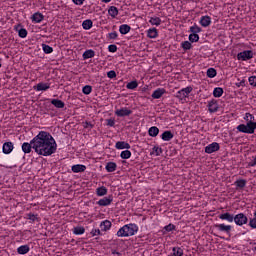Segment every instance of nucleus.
Returning a JSON list of instances; mask_svg holds the SVG:
<instances>
[{
    "label": "nucleus",
    "instance_id": "f257e3e1",
    "mask_svg": "<svg viewBox=\"0 0 256 256\" xmlns=\"http://www.w3.org/2000/svg\"><path fill=\"white\" fill-rule=\"evenodd\" d=\"M33 150L42 157H51L57 153V141L47 131H40L32 140Z\"/></svg>",
    "mask_w": 256,
    "mask_h": 256
},
{
    "label": "nucleus",
    "instance_id": "f03ea898",
    "mask_svg": "<svg viewBox=\"0 0 256 256\" xmlns=\"http://www.w3.org/2000/svg\"><path fill=\"white\" fill-rule=\"evenodd\" d=\"M139 232V226L135 223H129L122 226L116 233L117 237H133Z\"/></svg>",
    "mask_w": 256,
    "mask_h": 256
},
{
    "label": "nucleus",
    "instance_id": "7ed1b4c3",
    "mask_svg": "<svg viewBox=\"0 0 256 256\" xmlns=\"http://www.w3.org/2000/svg\"><path fill=\"white\" fill-rule=\"evenodd\" d=\"M236 129L240 133H246L248 135H253V133H255V129H256V122L240 124V125L237 126Z\"/></svg>",
    "mask_w": 256,
    "mask_h": 256
},
{
    "label": "nucleus",
    "instance_id": "20e7f679",
    "mask_svg": "<svg viewBox=\"0 0 256 256\" xmlns=\"http://www.w3.org/2000/svg\"><path fill=\"white\" fill-rule=\"evenodd\" d=\"M193 91L192 86H187L186 88H182L176 93L177 99L180 101H185L187 97H189L190 93Z\"/></svg>",
    "mask_w": 256,
    "mask_h": 256
},
{
    "label": "nucleus",
    "instance_id": "39448f33",
    "mask_svg": "<svg viewBox=\"0 0 256 256\" xmlns=\"http://www.w3.org/2000/svg\"><path fill=\"white\" fill-rule=\"evenodd\" d=\"M214 229L219 233H226V235H230L233 230V226L227 225L225 223L222 224H214Z\"/></svg>",
    "mask_w": 256,
    "mask_h": 256
},
{
    "label": "nucleus",
    "instance_id": "423d86ee",
    "mask_svg": "<svg viewBox=\"0 0 256 256\" xmlns=\"http://www.w3.org/2000/svg\"><path fill=\"white\" fill-rule=\"evenodd\" d=\"M253 51L252 50H244L237 54L238 61H249V59H253Z\"/></svg>",
    "mask_w": 256,
    "mask_h": 256
},
{
    "label": "nucleus",
    "instance_id": "0eeeda50",
    "mask_svg": "<svg viewBox=\"0 0 256 256\" xmlns=\"http://www.w3.org/2000/svg\"><path fill=\"white\" fill-rule=\"evenodd\" d=\"M248 218L245 214L239 213L234 216V222L242 227V225H247Z\"/></svg>",
    "mask_w": 256,
    "mask_h": 256
},
{
    "label": "nucleus",
    "instance_id": "6e6552de",
    "mask_svg": "<svg viewBox=\"0 0 256 256\" xmlns=\"http://www.w3.org/2000/svg\"><path fill=\"white\" fill-rule=\"evenodd\" d=\"M221 149V146L217 142H213L205 147V153L211 155V153H217Z\"/></svg>",
    "mask_w": 256,
    "mask_h": 256
},
{
    "label": "nucleus",
    "instance_id": "1a4fd4ad",
    "mask_svg": "<svg viewBox=\"0 0 256 256\" xmlns=\"http://www.w3.org/2000/svg\"><path fill=\"white\" fill-rule=\"evenodd\" d=\"M132 113H133V110H131L127 107H122L115 111V115L117 117H129V115H131Z\"/></svg>",
    "mask_w": 256,
    "mask_h": 256
},
{
    "label": "nucleus",
    "instance_id": "9d476101",
    "mask_svg": "<svg viewBox=\"0 0 256 256\" xmlns=\"http://www.w3.org/2000/svg\"><path fill=\"white\" fill-rule=\"evenodd\" d=\"M113 203V196H108L100 199L96 202V204L99 205V207H109Z\"/></svg>",
    "mask_w": 256,
    "mask_h": 256
},
{
    "label": "nucleus",
    "instance_id": "9b49d317",
    "mask_svg": "<svg viewBox=\"0 0 256 256\" xmlns=\"http://www.w3.org/2000/svg\"><path fill=\"white\" fill-rule=\"evenodd\" d=\"M34 91H48L51 89V83L40 82L36 86H33Z\"/></svg>",
    "mask_w": 256,
    "mask_h": 256
},
{
    "label": "nucleus",
    "instance_id": "f8f14e48",
    "mask_svg": "<svg viewBox=\"0 0 256 256\" xmlns=\"http://www.w3.org/2000/svg\"><path fill=\"white\" fill-rule=\"evenodd\" d=\"M219 219H221V221H227L228 223H233L235 216L229 212L220 214Z\"/></svg>",
    "mask_w": 256,
    "mask_h": 256
},
{
    "label": "nucleus",
    "instance_id": "ddd939ff",
    "mask_svg": "<svg viewBox=\"0 0 256 256\" xmlns=\"http://www.w3.org/2000/svg\"><path fill=\"white\" fill-rule=\"evenodd\" d=\"M166 93L167 90H165V88H158L152 93L151 97L152 99H161V97H163V95Z\"/></svg>",
    "mask_w": 256,
    "mask_h": 256
},
{
    "label": "nucleus",
    "instance_id": "4468645a",
    "mask_svg": "<svg viewBox=\"0 0 256 256\" xmlns=\"http://www.w3.org/2000/svg\"><path fill=\"white\" fill-rule=\"evenodd\" d=\"M14 149L13 142H5L2 146L4 155H9Z\"/></svg>",
    "mask_w": 256,
    "mask_h": 256
},
{
    "label": "nucleus",
    "instance_id": "2eb2a0df",
    "mask_svg": "<svg viewBox=\"0 0 256 256\" xmlns=\"http://www.w3.org/2000/svg\"><path fill=\"white\" fill-rule=\"evenodd\" d=\"M86 169H87V166L83 164H75L71 167L72 173H84Z\"/></svg>",
    "mask_w": 256,
    "mask_h": 256
},
{
    "label": "nucleus",
    "instance_id": "dca6fc26",
    "mask_svg": "<svg viewBox=\"0 0 256 256\" xmlns=\"http://www.w3.org/2000/svg\"><path fill=\"white\" fill-rule=\"evenodd\" d=\"M146 33L148 39H157L159 37V31H157V28H149Z\"/></svg>",
    "mask_w": 256,
    "mask_h": 256
},
{
    "label": "nucleus",
    "instance_id": "f3484780",
    "mask_svg": "<svg viewBox=\"0 0 256 256\" xmlns=\"http://www.w3.org/2000/svg\"><path fill=\"white\" fill-rule=\"evenodd\" d=\"M199 23L202 27H209L211 25V16H202Z\"/></svg>",
    "mask_w": 256,
    "mask_h": 256
},
{
    "label": "nucleus",
    "instance_id": "a211bd4d",
    "mask_svg": "<svg viewBox=\"0 0 256 256\" xmlns=\"http://www.w3.org/2000/svg\"><path fill=\"white\" fill-rule=\"evenodd\" d=\"M115 148L116 149H119V150H122V149H131V144L130 143H127L125 141H118L116 142L115 144Z\"/></svg>",
    "mask_w": 256,
    "mask_h": 256
},
{
    "label": "nucleus",
    "instance_id": "6ab92c4d",
    "mask_svg": "<svg viewBox=\"0 0 256 256\" xmlns=\"http://www.w3.org/2000/svg\"><path fill=\"white\" fill-rule=\"evenodd\" d=\"M112 223H111V221H109V220H104V221H102L101 223H100V230L101 231H109L110 229H111V227H112Z\"/></svg>",
    "mask_w": 256,
    "mask_h": 256
},
{
    "label": "nucleus",
    "instance_id": "aec40b11",
    "mask_svg": "<svg viewBox=\"0 0 256 256\" xmlns=\"http://www.w3.org/2000/svg\"><path fill=\"white\" fill-rule=\"evenodd\" d=\"M160 137H161L162 141H171V139H173V137H175V136L173 135V132L166 130L161 134Z\"/></svg>",
    "mask_w": 256,
    "mask_h": 256
},
{
    "label": "nucleus",
    "instance_id": "412c9836",
    "mask_svg": "<svg viewBox=\"0 0 256 256\" xmlns=\"http://www.w3.org/2000/svg\"><path fill=\"white\" fill-rule=\"evenodd\" d=\"M105 169H106L107 173H113V172L117 171V163L108 162L105 166Z\"/></svg>",
    "mask_w": 256,
    "mask_h": 256
},
{
    "label": "nucleus",
    "instance_id": "4be33fe9",
    "mask_svg": "<svg viewBox=\"0 0 256 256\" xmlns=\"http://www.w3.org/2000/svg\"><path fill=\"white\" fill-rule=\"evenodd\" d=\"M32 149H33V144L31 143V140H30V143L24 142L22 144V151H23V153L29 154V153H31Z\"/></svg>",
    "mask_w": 256,
    "mask_h": 256
},
{
    "label": "nucleus",
    "instance_id": "5701e85b",
    "mask_svg": "<svg viewBox=\"0 0 256 256\" xmlns=\"http://www.w3.org/2000/svg\"><path fill=\"white\" fill-rule=\"evenodd\" d=\"M30 250H31V248H29V245H22L17 248V253H18V255H27V253Z\"/></svg>",
    "mask_w": 256,
    "mask_h": 256
},
{
    "label": "nucleus",
    "instance_id": "b1692460",
    "mask_svg": "<svg viewBox=\"0 0 256 256\" xmlns=\"http://www.w3.org/2000/svg\"><path fill=\"white\" fill-rule=\"evenodd\" d=\"M51 104L56 107V109H63L65 107V102L59 99H52Z\"/></svg>",
    "mask_w": 256,
    "mask_h": 256
},
{
    "label": "nucleus",
    "instance_id": "393cba45",
    "mask_svg": "<svg viewBox=\"0 0 256 256\" xmlns=\"http://www.w3.org/2000/svg\"><path fill=\"white\" fill-rule=\"evenodd\" d=\"M108 15H110V17H112V19H115V17H117V15H119V9H117V7H115V6H110L108 9Z\"/></svg>",
    "mask_w": 256,
    "mask_h": 256
},
{
    "label": "nucleus",
    "instance_id": "a878e982",
    "mask_svg": "<svg viewBox=\"0 0 256 256\" xmlns=\"http://www.w3.org/2000/svg\"><path fill=\"white\" fill-rule=\"evenodd\" d=\"M43 19H45V16H43V14L36 12L32 15V21L34 23H41V21H43Z\"/></svg>",
    "mask_w": 256,
    "mask_h": 256
},
{
    "label": "nucleus",
    "instance_id": "bb28decb",
    "mask_svg": "<svg viewBox=\"0 0 256 256\" xmlns=\"http://www.w3.org/2000/svg\"><path fill=\"white\" fill-rule=\"evenodd\" d=\"M119 31L121 35H127V33L131 31V26H129L128 24H122L119 27Z\"/></svg>",
    "mask_w": 256,
    "mask_h": 256
},
{
    "label": "nucleus",
    "instance_id": "cd10ccee",
    "mask_svg": "<svg viewBox=\"0 0 256 256\" xmlns=\"http://www.w3.org/2000/svg\"><path fill=\"white\" fill-rule=\"evenodd\" d=\"M208 111L210 113H217V111H219V105H217L216 102H209Z\"/></svg>",
    "mask_w": 256,
    "mask_h": 256
},
{
    "label": "nucleus",
    "instance_id": "c85d7f7f",
    "mask_svg": "<svg viewBox=\"0 0 256 256\" xmlns=\"http://www.w3.org/2000/svg\"><path fill=\"white\" fill-rule=\"evenodd\" d=\"M107 187H105V186H102V187H98L97 189H96V195L98 196V197H105V195H107Z\"/></svg>",
    "mask_w": 256,
    "mask_h": 256
},
{
    "label": "nucleus",
    "instance_id": "c756f323",
    "mask_svg": "<svg viewBox=\"0 0 256 256\" xmlns=\"http://www.w3.org/2000/svg\"><path fill=\"white\" fill-rule=\"evenodd\" d=\"M163 153V148L159 146H154L152 148V151L150 152V155H155V157H159Z\"/></svg>",
    "mask_w": 256,
    "mask_h": 256
},
{
    "label": "nucleus",
    "instance_id": "7c9ffc66",
    "mask_svg": "<svg viewBox=\"0 0 256 256\" xmlns=\"http://www.w3.org/2000/svg\"><path fill=\"white\" fill-rule=\"evenodd\" d=\"M83 59H93V57H95V51H93L92 49L86 50L83 55H82Z\"/></svg>",
    "mask_w": 256,
    "mask_h": 256
},
{
    "label": "nucleus",
    "instance_id": "2f4dec72",
    "mask_svg": "<svg viewBox=\"0 0 256 256\" xmlns=\"http://www.w3.org/2000/svg\"><path fill=\"white\" fill-rule=\"evenodd\" d=\"M148 135L150 137H157V135H159V128H157L156 126L150 127L148 130Z\"/></svg>",
    "mask_w": 256,
    "mask_h": 256
},
{
    "label": "nucleus",
    "instance_id": "473e14b6",
    "mask_svg": "<svg viewBox=\"0 0 256 256\" xmlns=\"http://www.w3.org/2000/svg\"><path fill=\"white\" fill-rule=\"evenodd\" d=\"M93 27V21L91 20H84L82 22V28L85 30V31H89V29H91Z\"/></svg>",
    "mask_w": 256,
    "mask_h": 256
},
{
    "label": "nucleus",
    "instance_id": "72a5a7b5",
    "mask_svg": "<svg viewBox=\"0 0 256 256\" xmlns=\"http://www.w3.org/2000/svg\"><path fill=\"white\" fill-rule=\"evenodd\" d=\"M234 185H236L237 189H244V187L247 185V180L245 179L236 180L234 182Z\"/></svg>",
    "mask_w": 256,
    "mask_h": 256
},
{
    "label": "nucleus",
    "instance_id": "f704fd0d",
    "mask_svg": "<svg viewBox=\"0 0 256 256\" xmlns=\"http://www.w3.org/2000/svg\"><path fill=\"white\" fill-rule=\"evenodd\" d=\"M206 75L209 79H213L217 77V70H215V68H208Z\"/></svg>",
    "mask_w": 256,
    "mask_h": 256
},
{
    "label": "nucleus",
    "instance_id": "c9c22d12",
    "mask_svg": "<svg viewBox=\"0 0 256 256\" xmlns=\"http://www.w3.org/2000/svg\"><path fill=\"white\" fill-rule=\"evenodd\" d=\"M149 23L151 25H155L156 27H159V25H161V18H159V17H150Z\"/></svg>",
    "mask_w": 256,
    "mask_h": 256
},
{
    "label": "nucleus",
    "instance_id": "e433bc0d",
    "mask_svg": "<svg viewBox=\"0 0 256 256\" xmlns=\"http://www.w3.org/2000/svg\"><path fill=\"white\" fill-rule=\"evenodd\" d=\"M244 121H246V123H254V121H255V116H253V114L247 112V113L244 115Z\"/></svg>",
    "mask_w": 256,
    "mask_h": 256
},
{
    "label": "nucleus",
    "instance_id": "4c0bfd02",
    "mask_svg": "<svg viewBox=\"0 0 256 256\" xmlns=\"http://www.w3.org/2000/svg\"><path fill=\"white\" fill-rule=\"evenodd\" d=\"M85 233V227L83 226H77L73 229L74 235H83Z\"/></svg>",
    "mask_w": 256,
    "mask_h": 256
},
{
    "label": "nucleus",
    "instance_id": "58836bf2",
    "mask_svg": "<svg viewBox=\"0 0 256 256\" xmlns=\"http://www.w3.org/2000/svg\"><path fill=\"white\" fill-rule=\"evenodd\" d=\"M213 95L216 98L222 97L223 96V88H221V87L214 88Z\"/></svg>",
    "mask_w": 256,
    "mask_h": 256
},
{
    "label": "nucleus",
    "instance_id": "ea45409f",
    "mask_svg": "<svg viewBox=\"0 0 256 256\" xmlns=\"http://www.w3.org/2000/svg\"><path fill=\"white\" fill-rule=\"evenodd\" d=\"M42 50L44 51V53H46V55H49L53 52V47L47 44H42Z\"/></svg>",
    "mask_w": 256,
    "mask_h": 256
},
{
    "label": "nucleus",
    "instance_id": "a19ab883",
    "mask_svg": "<svg viewBox=\"0 0 256 256\" xmlns=\"http://www.w3.org/2000/svg\"><path fill=\"white\" fill-rule=\"evenodd\" d=\"M181 47L184 51H189V49H191V47H193V45L189 41H184L181 43Z\"/></svg>",
    "mask_w": 256,
    "mask_h": 256
},
{
    "label": "nucleus",
    "instance_id": "79ce46f5",
    "mask_svg": "<svg viewBox=\"0 0 256 256\" xmlns=\"http://www.w3.org/2000/svg\"><path fill=\"white\" fill-rule=\"evenodd\" d=\"M93 91V87H91L90 85H86L82 88V93L84 95H91V92Z\"/></svg>",
    "mask_w": 256,
    "mask_h": 256
},
{
    "label": "nucleus",
    "instance_id": "37998d69",
    "mask_svg": "<svg viewBox=\"0 0 256 256\" xmlns=\"http://www.w3.org/2000/svg\"><path fill=\"white\" fill-rule=\"evenodd\" d=\"M137 87H139V83H137L136 80L131 81V82H129V83L126 85V88L131 89V90L137 89Z\"/></svg>",
    "mask_w": 256,
    "mask_h": 256
},
{
    "label": "nucleus",
    "instance_id": "c03bdc74",
    "mask_svg": "<svg viewBox=\"0 0 256 256\" xmlns=\"http://www.w3.org/2000/svg\"><path fill=\"white\" fill-rule=\"evenodd\" d=\"M121 159H131V152L129 150H124L120 153Z\"/></svg>",
    "mask_w": 256,
    "mask_h": 256
},
{
    "label": "nucleus",
    "instance_id": "a18cd8bd",
    "mask_svg": "<svg viewBox=\"0 0 256 256\" xmlns=\"http://www.w3.org/2000/svg\"><path fill=\"white\" fill-rule=\"evenodd\" d=\"M190 31L192 34L201 33V27L197 26V24L190 27Z\"/></svg>",
    "mask_w": 256,
    "mask_h": 256
},
{
    "label": "nucleus",
    "instance_id": "49530a36",
    "mask_svg": "<svg viewBox=\"0 0 256 256\" xmlns=\"http://www.w3.org/2000/svg\"><path fill=\"white\" fill-rule=\"evenodd\" d=\"M189 41L190 43H197L199 41V35L198 34H190L189 35Z\"/></svg>",
    "mask_w": 256,
    "mask_h": 256
},
{
    "label": "nucleus",
    "instance_id": "de8ad7c7",
    "mask_svg": "<svg viewBox=\"0 0 256 256\" xmlns=\"http://www.w3.org/2000/svg\"><path fill=\"white\" fill-rule=\"evenodd\" d=\"M18 35H19V37H21V39H25V37H27V29L21 28L18 31Z\"/></svg>",
    "mask_w": 256,
    "mask_h": 256
},
{
    "label": "nucleus",
    "instance_id": "09e8293b",
    "mask_svg": "<svg viewBox=\"0 0 256 256\" xmlns=\"http://www.w3.org/2000/svg\"><path fill=\"white\" fill-rule=\"evenodd\" d=\"M27 217L30 221H37V219H39V215L38 214H33V213H28Z\"/></svg>",
    "mask_w": 256,
    "mask_h": 256
},
{
    "label": "nucleus",
    "instance_id": "8fccbe9b",
    "mask_svg": "<svg viewBox=\"0 0 256 256\" xmlns=\"http://www.w3.org/2000/svg\"><path fill=\"white\" fill-rule=\"evenodd\" d=\"M115 77H117V73L115 72V70H111V71L107 72L108 79H115Z\"/></svg>",
    "mask_w": 256,
    "mask_h": 256
},
{
    "label": "nucleus",
    "instance_id": "3c124183",
    "mask_svg": "<svg viewBox=\"0 0 256 256\" xmlns=\"http://www.w3.org/2000/svg\"><path fill=\"white\" fill-rule=\"evenodd\" d=\"M90 235H92V237H97V236L101 235V230L100 229H92L90 232Z\"/></svg>",
    "mask_w": 256,
    "mask_h": 256
},
{
    "label": "nucleus",
    "instance_id": "603ef678",
    "mask_svg": "<svg viewBox=\"0 0 256 256\" xmlns=\"http://www.w3.org/2000/svg\"><path fill=\"white\" fill-rule=\"evenodd\" d=\"M108 51H109L110 53H117V45H115V44L109 45V46H108Z\"/></svg>",
    "mask_w": 256,
    "mask_h": 256
},
{
    "label": "nucleus",
    "instance_id": "864d4df0",
    "mask_svg": "<svg viewBox=\"0 0 256 256\" xmlns=\"http://www.w3.org/2000/svg\"><path fill=\"white\" fill-rule=\"evenodd\" d=\"M248 81L252 87H256V76H250Z\"/></svg>",
    "mask_w": 256,
    "mask_h": 256
},
{
    "label": "nucleus",
    "instance_id": "5fc2aeb1",
    "mask_svg": "<svg viewBox=\"0 0 256 256\" xmlns=\"http://www.w3.org/2000/svg\"><path fill=\"white\" fill-rule=\"evenodd\" d=\"M164 230H166L168 233L171 231H175V225L173 224H168L164 227Z\"/></svg>",
    "mask_w": 256,
    "mask_h": 256
},
{
    "label": "nucleus",
    "instance_id": "6e6d98bb",
    "mask_svg": "<svg viewBox=\"0 0 256 256\" xmlns=\"http://www.w3.org/2000/svg\"><path fill=\"white\" fill-rule=\"evenodd\" d=\"M109 39H117V37H119V35L117 34V32H111L108 34Z\"/></svg>",
    "mask_w": 256,
    "mask_h": 256
},
{
    "label": "nucleus",
    "instance_id": "4d7b16f0",
    "mask_svg": "<svg viewBox=\"0 0 256 256\" xmlns=\"http://www.w3.org/2000/svg\"><path fill=\"white\" fill-rule=\"evenodd\" d=\"M72 3H74V5L81 6L85 3V0H72Z\"/></svg>",
    "mask_w": 256,
    "mask_h": 256
},
{
    "label": "nucleus",
    "instance_id": "13d9d810",
    "mask_svg": "<svg viewBox=\"0 0 256 256\" xmlns=\"http://www.w3.org/2000/svg\"><path fill=\"white\" fill-rule=\"evenodd\" d=\"M107 125H108V127H115V120L108 119L107 120Z\"/></svg>",
    "mask_w": 256,
    "mask_h": 256
},
{
    "label": "nucleus",
    "instance_id": "bf43d9fd",
    "mask_svg": "<svg viewBox=\"0 0 256 256\" xmlns=\"http://www.w3.org/2000/svg\"><path fill=\"white\" fill-rule=\"evenodd\" d=\"M84 129H93V124L91 122H85Z\"/></svg>",
    "mask_w": 256,
    "mask_h": 256
},
{
    "label": "nucleus",
    "instance_id": "052dcab7",
    "mask_svg": "<svg viewBox=\"0 0 256 256\" xmlns=\"http://www.w3.org/2000/svg\"><path fill=\"white\" fill-rule=\"evenodd\" d=\"M249 167H256V156L254 157V159L251 161V162H249Z\"/></svg>",
    "mask_w": 256,
    "mask_h": 256
},
{
    "label": "nucleus",
    "instance_id": "680f3d73",
    "mask_svg": "<svg viewBox=\"0 0 256 256\" xmlns=\"http://www.w3.org/2000/svg\"><path fill=\"white\" fill-rule=\"evenodd\" d=\"M238 87H245V80H241L240 82L236 83Z\"/></svg>",
    "mask_w": 256,
    "mask_h": 256
},
{
    "label": "nucleus",
    "instance_id": "e2e57ef3",
    "mask_svg": "<svg viewBox=\"0 0 256 256\" xmlns=\"http://www.w3.org/2000/svg\"><path fill=\"white\" fill-rule=\"evenodd\" d=\"M102 3H111V0H102Z\"/></svg>",
    "mask_w": 256,
    "mask_h": 256
},
{
    "label": "nucleus",
    "instance_id": "0e129e2a",
    "mask_svg": "<svg viewBox=\"0 0 256 256\" xmlns=\"http://www.w3.org/2000/svg\"><path fill=\"white\" fill-rule=\"evenodd\" d=\"M0 69H1V63H0Z\"/></svg>",
    "mask_w": 256,
    "mask_h": 256
}]
</instances>
